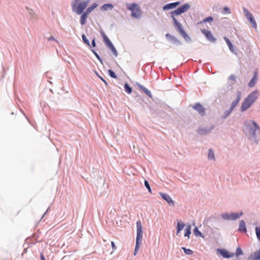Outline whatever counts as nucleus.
Here are the masks:
<instances>
[{"mask_svg": "<svg viewBox=\"0 0 260 260\" xmlns=\"http://www.w3.org/2000/svg\"><path fill=\"white\" fill-rule=\"evenodd\" d=\"M189 8L190 5L188 4H185L182 6L177 8L176 10L171 12V17L173 18L174 24L177 28L178 31L186 40L189 39V38L186 32L184 30L181 24L176 19V16L185 12Z\"/></svg>", "mask_w": 260, "mask_h": 260, "instance_id": "obj_1", "label": "nucleus"}, {"mask_svg": "<svg viewBox=\"0 0 260 260\" xmlns=\"http://www.w3.org/2000/svg\"><path fill=\"white\" fill-rule=\"evenodd\" d=\"M89 2L90 0H74L71 4L73 11L77 14H81Z\"/></svg>", "mask_w": 260, "mask_h": 260, "instance_id": "obj_2", "label": "nucleus"}, {"mask_svg": "<svg viewBox=\"0 0 260 260\" xmlns=\"http://www.w3.org/2000/svg\"><path fill=\"white\" fill-rule=\"evenodd\" d=\"M245 125L246 130L254 139L260 137V127L254 121H247L245 122Z\"/></svg>", "mask_w": 260, "mask_h": 260, "instance_id": "obj_3", "label": "nucleus"}, {"mask_svg": "<svg viewBox=\"0 0 260 260\" xmlns=\"http://www.w3.org/2000/svg\"><path fill=\"white\" fill-rule=\"evenodd\" d=\"M143 237V230L141 222L139 220L137 221V237L136 247L134 253V255H136L138 251L139 250Z\"/></svg>", "mask_w": 260, "mask_h": 260, "instance_id": "obj_4", "label": "nucleus"}, {"mask_svg": "<svg viewBox=\"0 0 260 260\" xmlns=\"http://www.w3.org/2000/svg\"><path fill=\"white\" fill-rule=\"evenodd\" d=\"M127 8L132 12V17L135 18H139L142 15L141 9L136 3L126 4Z\"/></svg>", "mask_w": 260, "mask_h": 260, "instance_id": "obj_5", "label": "nucleus"}, {"mask_svg": "<svg viewBox=\"0 0 260 260\" xmlns=\"http://www.w3.org/2000/svg\"><path fill=\"white\" fill-rule=\"evenodd\" d=\"M101 35L103 38L104 42L106 45L111 50L113 54L115 56H117L118 55L117 52L113 45V44L111 43L109 39L107 37V36L106 35V34L102 31H101Z\"/></svg>", "mask_w": 260, "mask_h": 260, "instance_id": "obj_6", "label": "nucleus"}, {"mask_svg": "<svg viewBox=\"0 0 260 260\" xmlns=\"http://www.w3.org/2000/svg\"><path fill=\"white\" fill-rule=\"evenodd\" d=\"M241 92L239 91H237L236 93V99L232 102L230 110L226 112L225 117L229 115L235 107L237 106L241 100Z\"/></svg>", "mask_w": 260, "mask_h": 260, "instance_id": "obj_7", "label": "nucleus"}, {"mask_svg": "<svg viewBox=\"0 0 260 260\" xmlns=\"http://www.w3.org/2000/svg\"><path fill=\"white\" fill-rule=\"evenodd\" d=\"M243 11L248 20L250 22L251 26L254 28H256L257 24L253 17L252 14L245 8H244Z\"/></svg>", "mask_w": 260, "mask_h": 260, "instance_id": "obj_8", "label": "nucleus"}, {"mask_svg": "<svg viewBox=\"0 0 260 260\" xmlns=\"http://www.w3.org/2000/svg\"><path fill=\"white\" fill-rule=\"evenodd\" d=\"M259 95V94L258 91L254 90V91L252 92L250 94H249L246 98L248 99V100L250 101V102L253 104L257 100Z\"/></svg>", "mask_w": 260, "mask_h": 260, "instance_id": "obj_9", "label": "nucleus"}, {"mask_svg": "<svg viewBox=\"0 0 260 260\" xmlns=\"http://www.w3.org/2000/svg\"><path fill=\"white\" fill-rule=\"evenodd\" d=\"M202 32L205 36L206 38L211 42H214L215 41V39L213 36L211 32L208 30H206L205 29H201Z\"/></svg>", "mask_w": 260, "mask_h": 260, "instance_id": "obj_10", "label": "nucleus"}, {"mask_svg": "<svg viewBox=\"0 0 260 260\" xmlns=\"http://www.w3.org/2000/svg\"><path fill=\"white\" fill-rule=\"evenodd\" d=\"M192 108L197 110L199 113L202 116H203L205 115V109L204 108V107L201 105L200 103H197L194 105L192 106Z\"/></svg>", "mask_w": 260, "mask_h": 260, "instance_id": "obj_11", "label": "nucleus"}, {"mask_svg": "<svg viewBox=\"0 0 260 260\" xmlns=\"http://www.w3.org/2000/svg\"><path fill=\"white\" fill-rule=\"evenodd\" d=\"M253 104L248 100V99L246 98L242 103L241 111L244 112L248 109Z\"/></svg>", "mask_w": 260, "mask_h": 260, "instance_id": "obj_12", "label": "nucleus"}, {"mask_svg": "<svg viewBox=\"0 0 260 260\" xmlns=\"http://www.w3.org/2000/svg\"><path fill=\"white\" fill-rule=\"evenodd\" d=\"M90 13L86 10L85 11H83L81 14L82 15L80 17V24L82 25H84L86 23V19Z\"/></svg>", "mask_w": 260, "mask_h": 260, "instance_id": "obj_13", "label": "nucleus"}, {"mask_svg": "<svg viewBox=\"0 0 260 260\" xmlns=\"http://www.w3.org/2000/svg\"><path fill=\"white\" fill-rule=\"evenodd\" d=\"M161 197L167 202V203L171 206H174V203L171 198L167 194L164 193H160Z\"/></svg>", "mask_w": 260, "mask_h": 260, "instance_id": "obj_14", "label": "nucleus"}, {"mask_svg": "<svg viewBox=\"0 0 260 260\" xmlns=\"http://www.w3.org/2000/svg\"><path fill=\"white\" fill-rule=\"evenodd\" d=\"M247 260H260V249L250 255Z\"/></svg>", "mask_w": 260, "mask_h": 260, "instance_id": "obj_15", "label": "nucleus"}, {"mask_svg": "<svg viewBox=\"0 0 260 260\" xmlns=\"http://www.w3.org/2000/svg\"><path fill=\"white\" fill-rule=\"evenodd\" d=\"M219 251L221 255L224 258H230L235 255L234 253H230L225 249H220Z\"/></svg>", "mask_w": 260, "mask_h": 260, "instance_id": "obj_16", "label": "nucleus"}, {"mask_svg": "<svg viewBox=\"0 0 260 260\" xmlns=\"http://www.w3.org/2000/svg\"><path fill=\"white\" fill-rule=\"evenodd\" d=\"M180 4L179 2H177L175 3H170L169 4L166 5L163 7V9L164 10H169V9H172L176 8L177 6H178Z\"/></svg>", "mask_w": 260, "mask_h": 260, "instance_id": "obj_17", "label": "nucleus"}, {"mask_svg": "<svg viewBox=\"0 0 260 260\" xmlns=\"http://www.w3.org/2000/svg\"><path fill=\"white\" fill-rule=\"evenodd\" d=\"M257 72L255 71L254 73V76L252 79L250 81L249 83H248V85L250 87H252L255 85V84L257 81Z\"/></svg>", "mask_w": 260, "mask_h": 260, "instance_id": "obj_18", "label": "nucleus"}, {"mask_svg": "<svg viewBox=\"0 0 260 260\" xmlns=\"http://www.w3.org/2000/svg\"><path fill=\"white\" fill-rule=\"evenodd\" d=\"M166 37H167V39L172 41L174 43H175L177 44H180V42L179 41V40H178L176 37L170 35L169 33H168L166 35Z\"/></svg>", "mask_w": 260, "mask_h": 260, "instance_id": "obj_19", "label": "nucleus"}, {"mask_svg": "<svg viewBox=\"0 0 260 260\" xmlns=\"http://www.w3.org/2000/svg\"><path fill=\"white\" fill-rule=\"evenodd\" d=\"M185 224L183 222L180 221L177 223V235H178L180 232L183 230Z\"/></svg>", "mask_w": 260, "mask_h": 260, "instance_id": "obj_20", "label": "nucleus"}, {"mask_svg": "<svg viewBox=\"0 0 260 260\" xmlns=\"http://www.w3.org/2000/svg\"><path fill=\"white\" fill-rule=\"evenodd\" d=\"M243 214V212H241L239 213H231L230 214L231 220H236L238 218H239L241 216H242Z\"/></svg>", "mask_w": 260, "mask_h": 260, "instance_id": "obj_21", "label": "nucleus"}, {"mask_svg": "<svg viewBox=\"0 0 260 260\" xmlns=\"http://www.w3.org/2000/svg\"><path fill=\"white\" fill-rule=\"evenodd\" d=\"M239 230L241 232H245L246 231V228L245 226V222L243 220H241L239 223Z\"/></svg>", "mask_w": 260, "mask_h": 260, "instance_id": "obj_22", "label": "nucleus"}, {"mask_svg": "<svg viewBox=\"0 0 260 260\" xmlns=\"http://www.w3.org/2000/svg\"><path fill=\"white\" fill-rule=\"evenodd\" d=\"M139 87L149 97H151V92L142 85H139Z\"/></svg>", "mask_w": 260, "mask_h": 260, "instance_id": "obj_23", "label": "nucleus"}, {"mask_svg": "<svg viewBox=\"0 0 260 260\" xmlns=\"http://www.w3.org/2000/svg\"><path fill=\"white\" fill-rule=\"evenodd\" d=\"M191 226L190 224H188L187 226V227L185 230L184 236L187 237L188 238H189V236L190 234H191Z\"/></svg>", "mask_w": 260, "mask_h": 260, "instance_id": "obj_24", "label": "nucleus"}, {"mask_svg": "<svg viewBox=\"0 0 260 260\" xmlns=\"http://www.w3.org/2000/svg\"><path fill=\"white\" fill-rule=\"evenodd\" d=\"M113 8V5L110 4H105L102 6V10H104V11H107L109 9H112Z\"/></svg>", "mask_w": 260, "mask_h": 260, "instance_id": "obj_25", "label": "nucleus"}, {"mask_svg": "<svg viewBox=\"0 0 260 260\" xmlns=\"http://www.w3.org/2000/svg\"><path fill=\"white\" fill-rule=\"evenodd\" d=\"M96 3H93L91 6L89 7L86 10L90 13H91L94 9L98 7Z\"/></svg>", "mask_w": 260, "mask_h": 260, "instance_id": "obj_26", "label": "nucleus"}, {"mask_svg": "<svg viewBox=\"0 0 260 260\" xmlns=\"http://www.w3.org/2000/svg\"><path fill=\"white\" fill-rule=\"evenodd\" d=\"M124 89H125V91L129 94L132 92V88L128 85V84L127 83H125L124 84Z\"/></svg>", "mask_w": 260, "mask_h": 260, "instance_id": "obj_27", "label": "nucleus"}, {"mask_svg": "<svg viewBox=\"0 0 260 260\" xmlns=\"http://www.w3.org/2000/svg\"><path fill=\"white\" fill-rule=\"evenodd\" d=\"M208 158L209 159H215L214 153L212 149H209V150Z\"/></svg>", "mask_w": 260, "mask_h": 260, "instance_id": "obj_28", "label": "nucleus"}, {"mask_svg": "<svg viewBox=\"0 0 260 260\" xmlns=\"http://www.w3.org/2000/svg\"><path fill=\"white\" fill-rule=\"evenodd\" d=\"M193 233L196 236L202 237V234L198 230V228L196 226L193 230Z\"/></svg>", "mask_w": 260, "mask_h": 260, "instance_id": "obj_29", "label": "nucleus"}, {"mask_svg": "<svg viewBox=\"0 0 260 260\" xmlns=\"http://www.w3.org/2000/svg\"><path fill=\"white\" fill-rule=\"evenodd\" d=\"M221 217L223 219H226V220H231L230 214H229V213H228L226 212L222 214H221Z\"/></svg>", "mask_w": 260, "mask_h": 260, "instance_id": "obj_30", "label": "nucleus"}, {"mask_svg": "<svg viewBox=\"0 0 260 260\" xmlns=\"http://www.w3.org/2000/svg\"><path fill=\"white\" fill-rule=\"evenodd\" d=\"M210 130H207L204 128H200L198 129V133L201 135L207 134Z\"/></svg>", "mask_w": 260, "mask_h": 260, "instance_id": "obj_31", "label": "nucleus"}, {"mask_svg": "<svg viewBox=\"0 0 260 260\" xmlns=\"http://www.w3.org/2000/svg\"><path fill=\"white\" fill-rule=\"evenodd\" d=\"M182 248L187 255H191L193 253V251L190 249H187L185 247H182Z\"/></svg>", "mask_w": 260, "mask_h": 260, "instance_id": "obj_32", "label": "nucleus"}, {"mask_svg": "<svg viewBox=\"0 0 260 260\" xmlns=\"http://www.w3.org/2000/svg\"><path fill=\"white\" fill-rule=\"evenodd\" d=\"M82 38L83 39V42L86 44L88 46H90V43L89 40L87 39L85 35H82Z\"/></svg>", "mask_w": 260, "mask_h": 260, "instance_id": "obj_33", "label": "nucleus"}, {"mask_svg": "<svg viewBox=\"0 0 260 260\" xmlns=\"http://www.w3.org/2000/svg\"><path fill=\"white\" fill-rule=\"evenodd\" d=\"M255 233L257 239L260 241V227H256Z\"/></svg>", "mask_w": 260, "mask_h": 260, "instance_id": "obj_34", "label": "nucleus"}, {"mask_svg": "<svg viewBox=\"0 0 260 260\" xmlns=\"http://www.w3.org/2000/svg\"><path fill=\"white\" fill-rule=\"evenodd\" d=\"M213 20V18L211 16H209L205 19L203 20V21L200 22L199 23H202L203 22H211Z\"/></svg>", "mask_w": 260, "mask_h": 260, "instance_id": "obj_35", "label": "nucleus"}, {"mask_svg": "<svg viewBox=\"0 0 260 260\" xmlns=\"http://www.w3.org/2000/svg\"><path fill=\"white\" fill-rule=\"evenodd\" d=\"M108 72H109V74L110 76L111 77H112L113 78H115V79L117 78V76H116V75L115 74V73H114V71H113L111 70H109L108 71Z\"/></svg>", "mask_w": 260, "mask_h": 260, "instance_id": "obj_36", "label": "nucleus"}, {"mask_svg": "<svg viewBox=\"0 0 260 260\" xmlns=\"http://www.w3.org/2000/svg\"><path fill=\"white\" fill-rule=\"evenodd\" d=\"M243 254V252L240 247H238L236 250V255L238 256Z\"/></svg>", "mask_w": 260, "mask_h": 260, "instance_id": "obj_37", "label": "nucleus"}, {"mask_svg": "<svg viewBox=\"0 0 260 260\" xmlns=\"http://www.w3.org/2000/svg\"><path fill=\"white\" fill-rule=\"evenodd\" d=\"M144 184H145V186H146V187L148 189V191L150 193H151V189L150 186L147 180H145L144 181Z\"/></svg>", "mask_w": 260, "mask_h": 260, "instance_id": "obj_38", "label": "nucleus"}, {"mask_svg": "<svg viewBox=\"0 0 260 260\" xmlns=\"http://www.w3.org/2000/svg\"><path fill=\"white\" fill-rule=\"evenodd\" d=\"M236 76L235 75H231L229 78V80L231 81H236Z\"/></svg>", "mask_w": 260, "mask_h": 260, "instance_id": "obj_39", "label": "nucleus"}, {"mask_svg": "<svg viewBox=\"0 0 260 260\" xmlns=\"http://www.w3.org/2000/svg\"><path fill=\"white\" fill-rule=\"evenodd\" d=\"M92 51L93 52L94 54L95 55L96 57L98 59V60H100L101 62H102V59H101L100 56L99 55V54L94 50H92Z\"/></svg>", "mask_w": 260, "mask_h": 260, "instance_id": "obj_40", "label": "nucleus"}, {"mask_svg": "<svg viewBox=\"0 0 260 260\" xmlns=\"http://www.w3.org/2000/svg\"><path fill=\"white\" fill-rule=\"evenodd\" d=\"M224 40L225 41V42H226V43L227 45H228V46H231V45L232 43L231 42V41H230V40H229L228 38H226V37H225L224 38Z\"/></svg>", "mask_w": 260, "mask_h": 260, "instance_id": "obj_41", "label": "nucleus"}, {"mask_svg": "<svg viewBox=\"0 0 260 260\" xmlns=\"http://www.w3.org/2000/svg\"><path fill=\"white\" fill-rule=\"evenodd\" d=\"M111 246H112V248H113V250H116V249L117 247H116V246H115V244H114V242H113V241H112V242H111Z\"/></svg>", "mask_w": 260, "mask_h": 260, "instance_id": "obj_42", "label": "nucleus"}, {"mask_svg": "<svg viewBox=\"0 0 260 260\" xmlns=\"http://www.w3.org/2000/svg\"><path fill=\"white\" fill-rule=\"evenodd\" d=\"M229 49L230 50L232 51V52H234V47L232 45V44H231V46H229Z\"/></svg>", "mask_w": 260, "mask_h": 260, "instance_id": "obj_43", "label": "nucleus"}, {"mask_svg": "<svg viewBox=\"0 0 260 260\" xmlns=\"http://www.w3.org/2000/svg\"><path fill=\"white\" fill-rule=\"evenodd\" d=\"M92 46L93 47H95L96 46L95 39H93V40L92 41Z\"/></svg>", "mask_w": 260, "mask_h": 260, "instance_id": "obj_44", "label": "nucleus"}, {"mask_svg": "<svg viewBox=\"0 0 260 260\" xmlns=\"http://www.w3.org/2000/svg\"><path fill=\"white\" fill-rule=\"evenodd\" d=\"M224 10L225 11H226L228 13H230V9H229V8H228V7H224Z\"/></svg>", "mask_w": 260, "mask_h": 260, "instance_id": "obj_45", "label": "nucleus"}, {"mask_svg": "<svg viewBox=\"0 0 260 260\" xmlns=\"http://www.w3.org/2000/svg\"><path fill=\"white\" fill-rule=\"evenodd\" d=\"M41 260H46L44 255L42 253H41Z\"/></svg>", "mask_w": 260, "mask_h": 260, "instance_id": "obj_46", "label": "nucleus"}, {"mask_svg": "<svg viewBox=\"0 0 260 260\" xmlns=\"http://www.w3.org/2000/svg\"><path fill=\"white\" fill-rule=\"evenodd\" d=\"M48 40H49V41H50V40H55V39L53 38V37H50L48 39Z\"/></svg>", "mask_w": 260, "mask_h": 260, "instance_id": "obj_47", "label": "nucleus"}, {"mask_svg": "<svg viewBox=\"0 0 260 260\" xmlns=\"http://www.w3.org/2000/svg\"><path fill=\"white\" fill-rule=\"evenodd\" d=\"M101 79L106 84H107L106 81L103 78H101Z\"/></svg>", "mask_w": 260, "mask_h": 260, "instance_id": "obj_48", "label": "nucleus"}]
</instances>
